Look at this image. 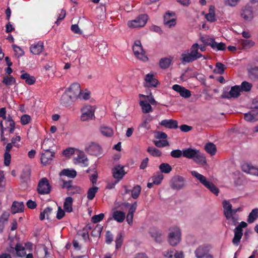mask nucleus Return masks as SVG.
Wrapping results in <instances>:
<instances>
[{
  "mask_svg": "<svg viewBox=\"0 0 258 258\" xmlns=\"http://www.w3.org/2000/svg\"><path fill=\"white\" fill-rule=\"evenodd\" d=\"M199 45L198 43L194 44L190 47V52L182 53L181 55V61L183 64L193 62L203 57V55L199 52Z\"/></svg>",
  "mask_w": 258,
  "mask_h": 258,
  "instance_id": "f257e3e1",
  "label": "nucleus"
},
{
  "mask_svg": "<svg viewBox=\"0 0 258 258\" xmlns=\"http://www.w3.org/2000/svg\"><path fill=\"white\" fill-rule=\"evenodd\" d=\"M190 174L194 177L197 178L201 183L204 185L207 188L210 190L211 192L216 196H218L219 190L213 183L207 180L206 177L203 175L200 174L196 171H191Z\"/></svg>",
  "mask_w": 258,
  "mask_h": 258,
  "instance_id": "f03ea898",
  "label": "nucleus"
},
{
  "mask_svg": "<svg viewBox=\"0 0 258 258\" xmlns=\"http://www.w3.org/2000/svg\"><path fill=\"white\" fill-rule=\"evenodd\" d=\"M133 50L135 55L139 59L144 61L148 60V57L145 55V51L143 48L140 40H137L135 41L133 46Z\"/></svg>",
  "mask_w": 258,
  "mask_h": 258,
  "instance_id": "7ed1b4c3",
  "label": "nucleus"
},
{
  "mask_svg": "<svg viewBox=\"0 0 258 258\" xmlns=\"http://www.w3.org/2000/svg\"><path fill=\"white\" fill-rule=\"evenodd\" d=\"M185 178L180 175L173 176L170 181V186L171 188L179 190L185 186Z\"/></svg>",
  "mask_w": 258,
  "mask_h": 258,
  "instance_id": "20e7f679",
  "label": "nucleus"
},
{
  "mask_svg": "<svg viewBox=\"0 0 258 258\" xmlns=\"http://www.w3.org/2000/svg\"><path fill=\"white\" fill-rule=\"evenodd\" d=\"M51 189V186L46 177L42 178L39 180L37 186V191L39 194H48Z\"/></svg>",
  "mask_w": 258,
  "mask_h": 258,
  "instance_id": "39448f33",
  "label": "nucleus"
},
{
  "mask_svg": "<svg viewBox=\"0 0 258 258\" xmlns=\"http://www.w3.org/2000/svg\"><path fill=\"white\" fill-rule=\"evenodd\" d=\"M148 18V15L146 14L140 15L136 19L129 21L128 22V25L131 28L143 27L146 24Z\"/></svg>",
  "mask_w": 258,
  "mask_h": 258,
  "instance_id": "423d86ee",
  "label": "nucleus"
},
{
  "mask_svg": "<svg viewBox=\"0 0 258 258\" xmlns=\"http://www.w3.org/2000/svg\"><path fill=\"white\" fill-rule=\"evenodd\" d=\"M181 232L178 228L174 229V231H171L168 234V241L170 244L173 246L176 245L180 240Z\"/></svg>",
  "mask_w": 258,
  "mask_h": 258,
  "instance_id": "0eeeda50",
  "label": "nucleus"
},
{
  "mask_svg": "<svg viewBox=\"0 0 258 258\" xmlns=\"http://www.w3.org/2000/svg\"><path fill=\"white\" fill-rule=\"evenodd\" d=\"M241 17L247 21H250L253 18V11L252 7L249 4H247L241 9Z\"/></svg>",
  "mask_w": 258,
  "mask_h": 258,
  "instance_id": "6e6552de",
  "label": "nucleus"
},
{
  "mask_svg": "<svg viewBox=\"0 0 258 258\" xmlns=\"http://www.w3.org/2000/svg\"><path fill=\"white\" fill-rule=\"evenodd\" d=\"M55 153L53 151H42L41 156V162L43 165L50 164L54 157Z\"/></svg>",
  "mask_w": 258,
  "mask_h": 258,
  "instance_id": "1a4fd4ad",
  "label": "nucleus"
},
{
  "mask_svg": "<svg viewBox=\"0 0 258 258\" xmlns=\"http://www.w3.org/2000/svg\"><path fill=\"white\" fill-rule=\"evenodd\" d=\"M82 114L81 117L82 121H85L92 119L94 117V110L91 106H87L82 110Z\"/></svg>",
  "mask_w": 258,
  "mask_h": 258,
  "instance_id": "9d476101",
  "label": "nucleus"
},
{
  "mask_svg": "<svg viewBox=\"0 0 258 258\" xmlns=\"http://www.w3.org/2000/svg\"><path fill=\"white\" fill-rule=\"evenodd\" d=\"M66 91L67 92H69L70 95L74 100H76L81 93V87L79 83H75L72 84Z\"/></svg>",
  "mask_w": 258,
  "mask_h": 258,
  "instance_id": "9b49d317",
  "label": "nucleus"
},
{
  "mask_svg": "<svg viewBox=\"0 0 258 258\" xmlns=\"http://www.w3.org/2000/svg\"><path fill=\"white\" fill-rule=\"evenodd\" d=\"M175 16L174 12H166L164 16V24L169 27L171 28L176 25V19L173 18Z\"/></svg>",
  "mask_w": 258,
  "mask_h": 258,
  "instance_id": "f8f14e48",
  "label": "nucleus"
},
{
  "mask_svg": "<svg viewBox=\"0 0 258 258\" xmlns=\"http://www.w3.org/2000/svg\"><path fill=\"white\" fill-rule=\"evenodd\" d=\"M112 172L113 177L118 180L121 179L126 173L124 170V167L120 165L115 166L112 169Z\"/></svg>",
  "mask_w": 258,
  "mask_h": 258,
  "instance_id": "ddd939ff",
  "label": "nucleus"
},
{
  "mask_svg": "<svg viewBox=\"0 0 258 258\" xmlns=\"http://www.w3.org/2000/svg\"><path fill=\"white\" fill-rule=\"evenodd\" d=\"M150 236L154 239L157 243H160L162 241V232L159 229L153 227L149 230Z\"/></svg>",
  "mask_w": 258,
  "mask_h": 258,
  "instance_id": "4468645a",
  "label": "nucleus"
},
{
  "mask_svg": "<svg viewBox=\"0 0 258 258\" xmlns=\"http://www.w3.org/2000/svg\"><path fill=\"white\" fill-rule=\"evenodd\" d=\"M100 147L97 144L91 143L85 148V151L89 154L98 156L100 154Z\"/></svg>",
  "mask_w": 258,
  "mask_h": 258,
  "instance_id": "2eb2a0df",
  "label": "nucleus"
},
{
  "mask_svg": "<svg viewBox=\"0 0 258 258\" xmlns=\"http://www.w3.org/2000/svg\"><path fill=\"white\" fill-rule=\"evenodd\" d=\"M44 49V43L41 41H39L31 45L30 50L31 53L35 55L39 54Z\"/></svg>",
  "mask_w": 258,
  "mask_h": 258,
  "instance_id": "dca6fc26",
  "label": "nucleus"
},
{
  "mask_svg": "<svg viewBox=\"0 0 258 258\" xmlns=\"http://www.w3.org/2000/svg\"><path fill=\"white\" fill-rule=\"evenodd\" d=\"M241 91L240 86L236 85L231 87L228 94L223 93L221 97L223 98H229L230 96H229V95H230L231 97L237 98L240 95V92Z\"/></svg>",
  "mask_w": 258,
  "mask_h": 258,
  "instance_id": "f3484780",
  "label": "nucleus"
},
{
  "mask_svg": "<svg viewBox=\"0 0 258 258\" xmlns=\"http://www.w3.org/2000/svg\"><path fill=\"white\" fill-rule=\"evenodd\" d=\"M223 207L224 209V214L226 219L228 220H230V219L232 218V205L230 203L229 201L224 200L223 202Z\"/></svg>",
  "mask_w": 258,
  "mask_h": 258,
  "instance_id": "a211bd4d",
  "label": "nucleus"
},
{
  "mask_svg": "<svg viewBox=\"0 0 258 258\" xmlns=\"http://www.w3.org/2000/svg\"><path fill=\"white\" fill-rule=\"evenodd\" d=\"M74 100V99L70 95L69 92H67L66 90L60 98V102L62 105L67 107L69 106Z\"/></svg>",
  "mask_w": 258,
  "mask_h": 258,
  "instance_id": "6ab92c4d",
  "label": "nucleus"
},
{
  "mask_svg": "<svg viewBox=\"0 0 258 258\" xmlns=\"http://www.w3.org/2000/svg\"><path fill=\"white\" fill-rule=\"evenodd\" d=\"M160 124L166 128L170 129H176L178 128V122L176 120L164 119L162 120Z\"/></svg>",
  "mask_w": 258,
  "mask_h": 258,
  "instance_id": "aec40b11",
  "label": "nucleus"
},
{
  "mask_svg": "<svg viewBox=\"0 0 258 258\" xmlns=\"http://www.w3.org/2000/svg\"><path fill=\"white\" fill-rule=\"evenodd\" d=\"M54 146L53 139L45 138L41 145L42 151H52V148Z\"/></svg>",
  "mask_w": 258,
  "mask_h": 258,
  "instance_id": "412c9836",
  "label": "nucleus"
},
{
  "mask_svg": "<svg viewBox=\"0 0 258 258\" xmlns=\"http://www.w3.org/2000/svg\"><path fill=\"white\" fill-rule=\"evenodd\" d=\"M76 162L80 164L81 166L87 167L89 165L88 159L86 155L83 152H80L76 159Z\"/></svg>",
  "mask_w": 258,
  "mask_h": 258,
  "instance_id": "4be33fe9",
  "label": "nucleus"
},
{
  "mask_svg": "<svg viewBox=\"0 0 258 258\" xmlns=\"http://www.w3.org/2000/svg\"><path fill=\"white\" fill-rule=\"evenodd\" d=\"M209 249L207 246L200 245L195 251L196 256L201 258L203 256L209 253Z\"/></svg>",
  "mask_w": 258,
  "mask_h": 258,
  "instance_id": "5701e85b",
  "label": "nucleus"
},
{
  "mask_svg": "<svg viewBox=\"0 0 258 258\" xmlns=\"http://www.w3.org/2000/svg\"><path fill=\"white\" fill-rule=\"evenodd\" d=\"M193 160L197 164L202 166H204L207 164L206 157L203 154L201 153L199 150L198 151L196 156L194 157Z\"/></svg>",
  "mask_w": 258,
  "mask_h": 258,
  "instance_id": "b1692460",
  "label": "nucleus"
},
{
  "mask_svg": "<svg viewBox=\"0 0 258 258\" xmlns=\"http://www.w3.org/2000/svg\"><path fill=\"white\" fill-rule=\"evenodd\" d=\"M145 80L146 81L148 87H156L158 83L153 74H148L146 75Z\"/></svg>",
  "mask_w": 258,
  "mask_h": 258,
  "instance_id": "393cba45",
  "label": "nucleus"
},
{
  "mask_svg": "<svg viewBox=\"0 0 258 258\" xmlns=\"http://www.w3.org/2000/svg\"><path fill=\"white\" fill-rule=\"evenodd\" d=\"M24 209V205L23 202H14L12 207L11 211L13 214H16L23 211Z\"/></svg>",
  "mask_w": 258,
  "mask_h": 258,
  "instance_id": "a878e982",
  "label": "nucleus"
},
{
  "mask_svg": "<svg viewBox=\"0 0 258 258\" xmlns=\"http://www.w3.org/2000/svg\"><path fill=\"white\" fill-rule=\"evenodd\" d=\"M242 169L245 172L258 175V168H256L249 164H243L242 165Z\"/></svg>",
  "mask_w": 258,
  "mask_h": 258,
  "instance_id": "bb28decb",
  "label": "nucleus"
},
{
  "mask_svg": "<svg viewBox=\"0 0 258 258\" xmlns=\"http://www.w3.org/2000/svg\"><path fill=\"white\" fill-rule=\"evenodd\" d=\"M22 72L23 73L21 75L20 78L23 80H25L27 84L32 85L35 83L36 79L34 76H30L28 73H25L24 71Z\"/></svg>",
  "mask_w": 258,
  "mask_h": 258,
  "instance_id": "cd10ccee",
  "label": "nucleus"
},
{
  "mask_svg": "<svg viewBox=\"0 0 258 258\" xmlns=\"http://www.w3.org/2000/svg\"><path fill=\"white\" fill-rule=\"evenodd\" d=\"M198 150L194 149L191 148L183 150V156L188 159H194L196 156Z\"/></svg>",
  "mask_w": 258,
  "mask_h": 258,
  "instance_id": "c85d7f7f",
  "label": "nucleus"
},
{
  "mask_svg": "<svg viewBox=\"0 0 258 258\" xmlns=\"http://www.w3.org/2000/svg\"><path fill=\"white\" fill-rule=\"evenodd\" d=\"M112 217L117 222L121 223L125 219V214L122 211H115L112 214Z\"/></svg>",
  "mask_w": 258,
  "mask_h": 258,
  "instance_id": "c756f323",
  "label": "nucleus"
},
{
  "mask_svg": "<svg viewBox=\"0 0 258 258\" xmlns=\"http://www.w3.org/2000/svg\"><path fill=\"white\" fill-rule=\"evenodd\" d=\"M5 120L6 127L5 128V130H6V128H9L10 133H13L15 128V121L12 119V117L10 115H9Z\"/></svg>",
  "mask_w": 258,
  "mask_h": 258,
  "instance_id": "7c9ffc66",
  "label": "nucleus"
},
{
  "mask_svg": "<svg viewBox=\"0 0 258 258\" xmlns=\"http://www.w3.org/2000/svg\"><path fill=\"white\" fill-rule=\"evenodd\" d=\"M73 199L72 197H68L66 198L63 203V208L67 212L71 213L73 211Z\"/></svg>",
  "mask_w": 258,
  "mask_h": 258,
  "instance_id": "2f4dec72",
  "label": "nucleus"
},
{
  "mask_svg": "<svg viewBox=\"0 0 258 258\" xmlns=\"http://www.w3.org/2000/svg\"><path fill=\"white\" fill-rule=\"evenodd\" d=\"M248 76L254 81H258V67L251 68L248 70Z\"/></svg>",
  "mask_w": 258,
  "mask_h": 258,
  "instance_id": "473e14b6",
  "label": "nucleus"
},
{
  "mask_svg": "<svg viewBox=\"0 0 258 258\" xmlns=\"http://www.w3.org/2000/svg\"><path fill=\"white\" fill-rule=\"evenodd\" d=\"M244 118L247 121H255L258 119V113H255L253 111H250L244 114Z\"/></svg>",
  "mask_w": 258,
  "mask_h": 258,
  "instance_id": "72a5a7b5",
  "label": "nucleus"
},
{
  "mask_svg": "<svg viewBox=\"0 0 258 258\" xmlns=\"http://www.w3.org/2000/svg\"><path fill=\"white\" fill-rule=\"evenodd\" d=\"M172 59L169 57L162 58L159 60V66L162 69H166L171 63Z\"/></svg>",
  "mask_w": 258,
  "mask_h": 258,
  "instance_id": "f704fd0d",
  "label": "nucleus"
},
{
  "mask_svg": "<svg viewBox=\"0 0 258 258\" xmlns=\"http://www.w3.org/2000/svg\"><path fill=\"white\" fill-rule=\"evenodd\" d=\"M60 176L64 175L70 178H75L77 175V172L74 169H64L59 173Z\"/></svg>",
  "mask_w": 258,
  "mask_h": 258,
  "instance_id": "c9c22d12",
  "label": "nucleus"
},
{
  "mask_svg": "<svg viewBox=\"0 0 258 258\" xmlns=\"http://www.w3.org/2000/svg\"><path fill=\"white\" fill-rule=\"evenodd\" d=\"M140 105L142 107V111L145 113L152 112V108L151 105L146 101H140Z\"/></svg>",
  "mask_w": 258,
  "mask_h": 258,
  "instance_id": "e433bc0d",
  "label": "nucleus"
},
{
  "mask_svg": "<svg viewBox=\"0 0 258 258\" xmlns=\"http://www.w3.org/2000/svg\"><path fill=\"white\" fill-rule=\"evenodd\" d=\"M258 218V209L255 208L253 209L249 213L247 221L248 223H252Z\"/></svg>",
  "mask_w": 258,
  "mask_h": 258,
  "instance_id": "4c0bfd02",
  "label": "nucleus"
},
{
  "mask_svg": "<svg viewBox=\"0 0 258 258\" xmlns=\"http://www.w3.org/2000/svg\"><path fill=\"white\" fill-rule=\"evenodd\" d=\"M206 151L211 155H214L216 152V147L212 143H208L205 146Z\"/></svg>",
  "mask_w": 258,
  "mask_h": 258,
  "instance_id": "58836bf2",
  "label": "nucleus"
},
{
  "mask_svg": "<svg viewBox=\"0 0 258 258\" xmlns=\"http://www.w3.org/2000/svg\"><path fill=\"white\" fill-rule=\"evenodd\" d=\"M243 233L240 231L234 229V236L232 239V242L235 245H238L240 239L242 236Z\"/></svg>",
  "mask_w": 258,
  "mask_h": 258,
  "instance_id": "ea45409f",
  "label": "nucleus"
},
{
  "mask_svg": "<svg viewBox=\"0 0 258 258\" xmlns=\"http://www.w3.org/2000/svg\"><path fill=\"white\" fill-rule=\"evenodd\" d=\"M163 177L164 176L161 172H157L152 177L151 179L154 184L159 185L161 183Z\"/></svg>",
  "mask_w": 258,
  "mask_h": 258,
  "instance_id": "a19ab883",
  "label": "nucleus"
},
{
  "mask_svg": "<svg viewBox=\"0 0 258 258\" xmlns=\"http://www.w3.org/2000/svg\"><path fill=\"white\" fill-rule=\"evenodd\" d=\"M159 168L162 173H164L165 174L169 173L172 170L171 166L168 164L166 163H161L159 167Z\"/></svg>",
  "mask_w": 258,
  "mask_h": 258,
  "instance_id": "79ce46f5",
  "label": "nucleus"
},
{
  "mask_svg": "<svg viewBox=\"0 0 258 258\" xmlns=\"http://www.w3.org/2000/svg\"><path fill=\"white\" fill-rule=\"evenodd\" d=\"M242 208L239 207L236 209H232L231 212L232 218L230 219L229 221L231 222L233 225H236L237 223L238 216L236 215V213L238 211H241Z\"/></svg>",
  "mask_w": 258,
  "mask_h": 258,
  "instance_id": "37998d69",
  "label": "nucleus"
},
{
  "mask_svg": "<svg viewBox=\"0 0 258 258\" xmlns=\"http://www.w3.org/2000/svg\"><path fill=\"white\" fill-rule=\"evenodd\" d=\"M100 132L102 135L106 137H111L113 134V131L111 127L106 126H102L100 127Z\"/></svg>",
  "mask_w": 258,
  "mask_h": 258,
  "instance_id": "c03bdc74",
  "label": "nucleus"
},
{
  "mask_svg": "<svg viewBox=\"0 0 258 258\" xmlns=\"http://www.w3.org/2000/svg\"><path fill=\"white\" fill-rule=\"evenodd\" d=\"M98 187L93 186L89 188L87 192V198L89 200H92L95 197L96 194L98 191Z\"/></svg>",
  "mask_w": 258,
  "mask_h": 258,
  "instance_id": "a18cd8bd",
  "label": "nucleus"
},
{
  "mask_svg": "<svg viewBox=\"0 0 258 258\" xmlns=\"http://www.w3.org/2000/svg\"><path fill=\"white\" fill-rule=\"evenodd\" d=\"M211 48L217 51L224 50L226 48V45L223 42L217 43L214 40L213 43L212 44Z\"/></svg>",
  "mask_w": 258,
  "mask_h": 258,
  "instance_id": "49530a36",
  "label": "nucleus"
},
{
  "mask_svg": "<svg viewBox=\"0 0 258 258\" xmlns=\"http://www.w3.org/2000/svg\"><path fill=\"white\" fill-rule=\"evenodd\" d=\"M147 151L154 157H160L162 155V153L159 150L153 146L149 147Z\"/></svg>",
  "mask_w": 258,
  "mask_h": 258,
  "instance_id": "de8ad7c7",
  "label": "nucleus"
},
{
  "mask_svg": "<svg viewBox=\"0 0 258 258\" xmlns=\"http://www.w3.org/2000/svg\"><path fill=\"white\" fill-rule=\"evenodd\" d=\"M141 191V187L139 185H136L131 190L132 197L134 199H137L140 196Z\"/></svg>",
  "mask_w": 258,
  "mask_h": 258,
  "instance_id": "09e8293b",
  "label": "nucleus"
},
{
  "mask_svg": "<svg viewBox=\"0 0 258 258\" xmlns=\"http://www.w3.org/2000/svg\"><path fill=\"white\" fill-rule=\"evenodd\" d=\"M214 9V7H211L209 9V13L206 15V19L211 22H215L216 20Z\"/></svg>",
  "mask_w": 258,
  "mask_h": 258,
  "instance_id": "8fccbe9b",
  "label": "nucleus"
},
{
  "mask_svg": "<svg viewBox=\"0 0 258 258\" xmlns=\"http://www.w3.org/2000/svg\"><path fill=\"white\" fill-rule=\"evenodd\" d=\"M200 40L205 45L210 46L211 47L215 39L209 36H205L201 37Z\"/></svg>",
  "mask_w": 258,
  "mask_h": 258,
  "instance_id": "3c124183",
  "label": "nucleus"
},
{
  "mask_svg": "<svg viewBox=\"0 0 258 258\" xmlns=\"http://www.w3.org/2000/svg\"><path fill=\"white\" fill-rule=\"evenodd\" d=\"M241 44L243 48H249L252 47L255 43L251 40L241 39Z\"/></svg>",
  "mask_w": 258,
  "mask_h": 258,
  "instance_id": "603ef678",
  "label": "nucleus"
},
{
  "mask_svg": "<svg viewBox=\"0 0 258 258\" xmlns=\"http://www.w3.org/2000/svg\"><path fill=\"white\" fill-rule=\"evenodd\" d=\"M102 228L103 227L101 225L99 224L97 225L92 231L91 233V235L93 237L99 236L101 234Z\"/></svg>",
  "mask_w": 258,
  "mask_h": 258,
  "instance_id": "864d4df0",
  "label": "nucleus"
},
{
  "mask_svg": "<svg viewBox=\"0 0 258 258\" xmlns=\"http://www.w3.org/2000/svg\"><path fill=\"white\" fill-rule=\"evenodd\" d=\"M2 82L7 86H11L16 83V80L12 76H6L4 77Z\"/></svg>",
  "mask_w": 258,
  "mask_h": 258,
  "instance_id": "5fc2aeb1",
  "label": "nucleus"
},
{
  "mask_svg": "<svg viewBox=\"0 0 258 258\" xmlns=\"http://www.w3.org/2000/svg\"><path fill=\"white\" fill-rule=\"evenodd\" d=\"M252 86V85L251 83L244 81L241 83L240 88L241 91L248 92L251 90Z\"/></svg>",
  "mask_w": 258,
  "mask_h": 258,
  "instance_id": "6e6d98bb",
  "label": "nucleus"
},
{
  "mask_svg": "<svg viewBox=\"0 0 258 258\" xmlns=\"http://www.w3.org/2000/svg\"><path fill=\"white\" fill-rule=\"evenodd\" d=\"M139 96L140 97H143L144 98L147 99L148 101L153 105H156L157 104V101L154 99L153 95L151 93L150 95H145L143 94H140Z\"/></svg>",
  "mask_w": 258,
  "mask_h": 258,
  "instance_id": "4d7b16f0",
  "label": "nucleus"
},
{
  "mask_svg": "<svg viewBox=\"0 0 258 258\" xmlns=\"http://www.w3.org/2000/svg\"><path fill=\"white\" fill-rule=\"evenodd\" d=\"M104 217V214L103 213H100L98 215H94L91 218V221L93 223H97L98 222H100L101 220L103 219Z\"/></svg>",
  "mask_w": 258,
  "mask_h": 258,
  "instance_id": "13d9d810",
  "label": "nucleus"
},
{
  "mask_svg": "<svg viewBox=\"0 0 258 258\" xmlns=\"http://www.w3.org/2000/svg\"><path fill=\"white\" fill-rule=\"evenodd\" d=\"M123 242V238L122 235L121 233H119L117 234L116 239H115V243H116V248L119 249L121 247L122 245V243Z\"/></svg>",
  "mask_w": 258,
  "mask_h": 258,
  "instance_id": "bf43d9fd",
  "label": "nucleus"
},
{
  "mask_svg": "<svg viewBox=\"0 0 258 258\" xmlns=\"http://www.w3.org/2000/svg\"><path fill=\"white\" fill-rule=\"evenodd\" d=\"M62 181L63 183L61 185V187L62 188H66L68 192L71 191V189H72L73 186V181L71 180L69 181L62 180Z\"/></svg>",
  "mask_w": 258,
  "mask_h": 258,
  "instance_id": "052dcab7",
  "label": "nucleus"
},
{
  "mask_svg": "<svg viewBox=\"0 0 258 258\" xmlns=\"http://www.w3.org/2000/svg\"><path fill=\"white\" fill-rule=\"evenodd\" d=\"M170 155L173 158H180L183 155V150L181 151L179 149L172 150L170 153Z\"/></svg>",
  "mask_w": 258,
  "mask_h": 258,
  "instance_id": "680f3d73",
  "label": "nucleus"
},
{
  "mask_svg": "<svg viewBox=\"0 0 258 258\" xmlns=\"http://www.w3.org/2000/svg\"><path fill=\"white\" fill-rule=\"evenodd\" d=\"M155 145L159 148L164 147L169 145L168 142L167 140H158L155 141L154 142Z\"/></svg>",
  "mask_w": 258,
  "mask_h": 258,
  "instance_id": "e2e57ef3",
  "label": "nucleus"
},
{
  "mask_svg": "<svg viewBox=\"0 0 258 258\" xmlns=\"http://www.w3.org/2000/svg\"><path fill=\"white\" fill-rule=\"evenodd\" d=\"M13 48L16 53V55H18V57L24 55V51L19 46H18L16 45H13Z\"/></svg>",
  "mask_w": 258,
  "mask_h": 258,
  "instance_id": "0e129e2a",
  "label": "nucleus"
},
{
  "mask_svg": "<svg viewBox=\"0 0 258 258\" xmlns=\"http://www.w3.org/2000/svg\"><path fill=\"white\" fill-rule=\"evenodd\" d=\"M216 68L217 69V73L222 75L224 73L225 71V66L221 62H217L216 64Z\"/></svg>",
  "mask_w": 258,
  "mask_h": 258,
  "instance_id": "69168bd1",
  "label": "nucleus"
},
{
  "mask_svg": "<svg viewBox=\"0 0 258 258\" xmlns=\"http://www.w3.org/2000/svg\"><path fill=\"white\" fill-rule=\"evenodd\" d=\"M31 120L30 116L27 114L23 115L21 117V123L23 125L28 124Z\"/></svg>",
  "mask_w": 258,
  "mask_h": 258,
  "instance_id": "338daca9",
  "label": "nucleus"
},
{
  "mask_svg": "<svg viewBox=\"0 0 258 258\" xmlns=\"http://www.w3.org/2000/svg\"><path fill=\"white\" fill-rule=\"evenodd\" d=\"M179 94L182 97L185 98H187L190 97L191 92L189 90L183 87Z\"/></svg>",
  "mask_w": 258,
  "mask_h": 258,
  "instance_id": "774afa93",
  "label": "nucleus"
}]
</instances>
